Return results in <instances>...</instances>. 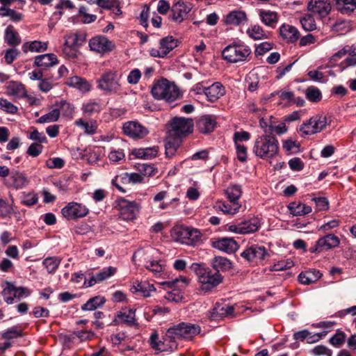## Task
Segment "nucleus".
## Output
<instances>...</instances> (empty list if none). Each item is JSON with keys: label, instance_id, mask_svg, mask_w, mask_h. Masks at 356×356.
I'll use <instances>...</instances> for the list:
<instances>
[{"label": "nucleus", "instance_id": "4468645a", "mask_svg": "<svg viewBox=\"0 0 356 356\" xmlns=\"http://www.w3.org/2000/svg\"><path fill=\"white\" fill-rule=\"evenodd\" d=\"M124 134L132 138H143L149 134L148 129L138 122L129 121L124 124Z\"/></svg>", "mask_w": 356, "mask_h": 356}, {"label": "nucleus", "instance_id": "09e8293b", "mask_svg": "<svg viewBox=\"0 0 356 356\" xmlns=\"http://www.w3.org/2000/svg\"><path fill=\"white\" fill-rule=\"evenodd\" d=\"M306 98L314 103L318 102L322 99L321 90L315 86H309L305 90Z\"/></svg>", "mask_w": 356, "mask_h": 356}, {"label": "nucleus", "instance_id": "6e6552de", "mask_svg": "<svg viewBox=\"0 0 356 356\" xmlns=\"http://www.w3.org/2000/svg\"><path fill=\"white\" fill-rule=\"evenodd\" d=\"M340 244L339 238L334 234H327L320 237L316 244L309 249L311 253L318 254L325 250H330L338 247Z\"/></svg>", "mask_w": 356, "mask_h": 356}, {"label": "nucleus", "instance_id": "69168bd1", "mask_svg": "<svg viewBox=\"0 0 356 356\" xmlns=\"http://www.w3.org/2000/svg\"><path fill=\"white\" fill-rule=\"evenodd\" d=\"M289 168L293 171L299 172L301 171L304 168V163L298 157H294L289 161Z\"/></svg>", "mask_w": 356, "mask_h": 356}, {"label": "nucleus", "instance_id": "864d4df0", "mask_svg": "<svg viewBox=\"0 0 356 356\" xmlns=\"http://www.w3.org/2000/svg\"><path fill=\"white\" fill-rule=\"evenodd\" d=\"M218 207L225 214L234 215L238 212L241 205L239 203L229 202L226 204L224 202L220 204Z\"/></svg>", "mask_w": 356, "mask_h": 356}, {"label": "nucleus", "instance_id": "8fccbe9b", "mask_svg": "<svg viewBox=\"0 0 356 356\" xmlns=\"http://www.w3.org/2000/svg\"><path fill=\"white\" fill-rule=\"evenodd\" d=\"M60 263V260L56 257H47L42 262L49 273H54L58 268Z\"/></svg>", "mask_w": 356, "mask_h": 356}, {"label": "nucleus", "instance_id": "c9c22d12", "mask_svg": "<svg viewBox=\"0 0 356 356\" xmlns=\"http://www.w3.org/2000/svg\"><path fill=\"white\" fill-rule=\"evenodd\" d=\"M259 16L261 22L266 26L275 28L278 22V15L275 12L270 10H261Z\"/></svg>", "mask_w": 356, "mask_h": 356}, {"label": "nucleus", "instance_id": "f03ea898", "mask_svg": "<svg viewBox=\"0 0 356 356\" xmlns=\"http://www.w3.org/2000/svg\"><path fill=\"white\" fill-rule=\"evenodd\" d=\"M279 142L275 136L264 134L256 139L252 152L260 159H273L279 152Z\"/></svg>", "mask_w": 356, "mask_h": 356}, {"label": "nucleus", "instance_id": "0e129e2a", "mask_svg": "<svg viewBox=\"0 0 356 356\" xmlns=\"http://www.w3.org/2000/svg\"><path fill=\"white\" fill-rule=\"evenodd\" d=\"M82 110L83 113L92 115L99 111V105L96 102H90L83 105Z\"/></svg>", "mask_w": 356, "mask_h": 356}, {"label": "nucleus", "instance_id": "2f4dec72", "mask_svg": "<svg viewBox=\"0 0 356 356\" xmlns=\"http://www.w3.org/2000/svg\"><path fill=\"white\" fill-rule=\"evenodd\" d=\"M288 209L293 216H305L312 212L310 206L302 204L300 202H292L287 206Z\"/></svg>", "mask_w": 356, "mask_h": 356}, {"label": "nucleus", "instance_id": "f257e3e1", "mask_svg": "<svg viewBox=\"0 0 356 356\" xmlns=\"http://www.w3.org/2000/svg\"><path fill=\"white\" fill-rule=\"evenodd\" d=\"M200 327L197 324L189 323H180L170 327L165 334V340L170 343L169 348L173 350L177 348L176 340L177 339H191L200 332Z\"/></svg>", "mask_w": 356, "mask_h": 356}, {"label": "nucleus", "instance_id": "ddd939ff", "mask_svg": "<svg viewBox=\"0 0 356 356\" xmlns=\"http://www.w3.org/2000/svg\"><path fill=\"white\" fill-rule=\"evenodd\" d=\"M171 126L175 134L180 137L185 136L193 131V120L189 118L175 117L172 120Z\"/></svg>", "mask_w": 356, "mask_h": 356}, {"label": "nucleus", "instance_id": "bb28decb", "mask_svg": "<svg viewBox=\"0 0 356 356\" xmlns=\"http://www.w3.org/2000/svg\"><path fill=\"white\" fill-rule=\"evenodd\" d=\"M322 275L320 270L311 268L301 272L298 275V281L302 284H310L318 280Z\"/></svg>", "mask_w": 356, "mask_h": 356}, {"label": "nucleus", "instance_id": "a19ab883", "mask_svg": "<svg viewBox=\"0 0 356 356\" xmlns=\"http://www.w3.org/2000/svg\"><path fill=\"white\" fill-rule=\"evenodd\" d=\"M106 302L104 297L97 296L90 298L85 304L81 306V309L83 311H92L98 307H102Z\"/></svg>", "mask_w": 356, "mask_h": 356}, {"label": "nucleus", "instance_id": "dca6fc26", "mask_svg": "<svg viewBox=\"0 0 356 356\" xmlns=\"http://www.w3.org/2000/svg\"><path fill=\"white\" fill-rule=\"evenodd\" d=\"M307 10L318 14L321 17L327 16L331 10L330 3L327 0H310Z\"/></svg>", "mask_w": 356, "mask_h": 356}, {"label": "nucleus", "instance_id": "58836bf2", "mask_svg": "<svg viewBox=\"0 0 356 356\" xmlns=\"http://www.w3.org/2000/svg\"><path fill=\"white\" fill-rule=\"evenodd\" d=\"M225 194L230 203H238V200L241 196V186L238 184L230 185L225 191Z\"/></svg>", "mask_w": 356, "mask_h": 356}, {"label": "nucleus", "instance_id": "39448f33", "mask_svg": "<svg viewBox=\"0 0 356 356\" xmlns=\"http://www.w3.org/2000/svg\"><path fill=\"white\" fill-rule=\"evenodd\" d=\"M250 54L251 49L247 45L234 43L227 46L222 50V56L227 62L236 63L246 60Z\"/></svg>", "mask_w": 356, "mask_h": 356}, {"label": "nucleus", "instance_id": "72a5a7b5", "mask_svg": "<svg viewBox=\"0 0 356 356\" xmlns=\"http://www.w3.org/2000/svg\"><path fill=\"white\" fill-rule=\"evenodd\" d=\"M337 9L343 15H350L356 9V0H335Z\"/></svg>", "mask_w": 356, "mask_h": 356}, {"label": "nucleus", "instance_id": "13d9d810", "mask_svg": "<svg viewBox=\"0 0 356 356\" xmlns=\"http://www.w3.org/2000/svg\"><path fill=\"white\" fill-rule=\"evenodd\" d=\"M0 108L10 114H15L18 111V108L16 106L3 98H0Z\"/></svg>", "mask_w": 356, "mask_h": 356}, {"label": "nucleus", "instance_id": "c03bdc74", "mask_svg": "<svg viewBox=\"0 0 356 356\" xmlns=\"http://www.w3.org/2000/svg\"><path fill=\"white\" fill-rule=\"evenodd\" d=\"M145 267L147 270L152 271L156 277H161L165 270L164 261L162 260L147 261Z\"/></svg>", "mask_w": 356, "mask_h": 356}, {"label": "nucleus", "instance_id": "20e7f679", "mask_svg": "<svg viewBox=\"0 0 356 356\" xmlns=\"http://www.w3.org/2000/svg\"><path fill=\"white\" fill-rule=\"evenodd\" d=\"M191 269L197 275L200 282L202 284L201 289H209L204 288L203 285L207 284L208 287H216L222 282V276L217 270H211L207 268L205 264L193 263Z\"/></svg>", "mask_w": 356, "mask_h": 356}, {"label": "nucleus", "instance_id": "338daca9", "mask_svg": "<svg viewBox=\"0 0 356 356\" xmlns=\"http://www.w3.org/2000/svg\"><path fill=\"white\" fill-rule=\"evenodd\" d=\"M38 201V198L36 194L28 193L24 195V198L22 200L21 203L23 205L27 207H32Z\"/></svg>", "mask_w": 356, "mask_h": 356}, {"label": "nucleus", "instance_id": "412c9836", "mask_svg": "<svg viewBox=\"0 0 356 356\" xmlns=\"http://www.w3.org/2000/svg\"><path fill=\"white\" fill-rule=\"evenodd\" d=\"M216 126V121L214 116L204 115L201 116L196 122L197 130L202 134L212 132Z\"/></svg>", "mask_w": 356, "mask_h": 356}, {"label": "nucleus", "instance_id": "393cba45", "mask_svg": "<svg viewBox=\"0 0 356 356\" xmlns=\"http://www.w3.org/2000/svg\"><path fill=\"white\" fill-rule=\"evenodd\" d=\"M233 309L225 305L216 303L213 308L209 312V318L212 321H218L231 314Z\"/></svg>", "mask_w": 356, "mask_h": 356}, {"label": "nucleus", "instance_id": "3c124183", "mask_svg": "<svg viewBox=\"0 0 356 356\" xmlns=\"http://www.w3.org/2000/svg\"><path fill=\"white\" fill-rule=\"evenodd\" d=\"M302 27L306 31H312L316 29V24L313 16L307 14L300 19Z\"/></svg>", "mask_w": 356, "mask_h": 356}, {"label": "nucleus", "instance_id": "1a4fd4ad", "mask_svg": "<svg viewBox=\"0 0 356 356\" xmlns=\"http://www.w3.org/2000/svg\"><path fill=\"white\" fill-rule=\"evenodd\" d=\"M327 124L326 116L314 115L308 121L304 122L300 127L299 131L305 135H312L323 130Z\"/></svg>", "mask_w": 356, "mask_h": 356}, {"label": "nucleus", "instance_id": "f8f14e48", "mask_svg": "<svg viewBox=\"0 0 356 356\" xmlns=\"http://www.w3.org/2000/svg\"><path fill=\"white\" fill-rule=\"evenodd\" d=\"M61 213L64 218L71 220L86 216L89 209L81 203L71 202L62 209Z\"/></svg>", "mask_w": 356, "mask_h": 356}, {"label": "nucleus", "instance_id": "a211bd4d", "mask_svg": "<svg viewBox=\"0 0 356 356\" xmlns=\"http://www.w3.org/2000/svg\"><path fill=\"white\" fill-rule=\"evenodd\" d=\"M248 19L245 11L234 10L230 11L224 19V23L229 26H243L248 23Z\"/></svg>", "mask_w": 356, "mask_h": 356}, {"label": "nucleus", "instance_id": "b1692460", "mask_svg": "<svg viewBox=\"0 0 356 356\" xmlns=\"http://www.w3.org/2000/svg\"><path fill=\"white\" fill-rule=\"evenodd\" d=\"M6 88L11 95L19 98L33 99L32 96L27 95L25 86L21 82L10 81L8 82Z\"/></svg>", "mask_w": 356, "mask_h": 356}, {"label": "nucleus", "instance_id": "6e6d98bb", "mask_svg": "<svg viewBox=\"0 0 356 356\" xmlns=\"http://www.w3.org/2000/svg\"><path fill=\"white\" fill-rule=\"evenodd\" d=\"M346 341V334L341 330H337L336 333L330 337L329 341L334 347H340Z\"/></svg>", "mask_w": 356, "mask_h": 356}, {"label": "nucleus", "instance_id": "2eb2a0df", "mask_svg": "<svg viewBox=\"0 0 356 356\" xmlns=\"http://www.w3.org/2000/svg\"><path fill=\"white\" fill-rule=\"evenodd\" d=\"M92 51L98 53L110 52L115 48V44L105 36L94 37L89 41Z\"/></svg>", "mask_w": 356, "mask_h": 356}, {"label": "nucleus", "instance_id": "4d7b16f0", "mask_svg": "<svg viewBox=\"0 0 356 356\" xmlns=\"http://www.w3.org/2000/svg\"><path fill=\"white\" fill-rule=\"evenodd\" d=\"M14 210L6 200L0 198V216L2 218H10Z\"/></svg>", "mask_w": 356, "mask_h": 356}, {"label": "nucleus", "instance_id": "bf43d9fd", "mask_svg": "<svg viewBox=\"0 0 356 356\" xmlns=\"http://www.w3.org/2000/svg\"><path fill=\"white\" fill-rule=\"evenodd\" d=\"M20 52L15 48H9L4 51L5 62L8 65H10L19 56Z\"/></svg>", "mask_w": 356, "mask_h": 356}, {"label": "nucleus", "instance_id": "e433bc0d", "mask_svg": "<svg viewBox=\"0 0 356 356\" xmlns=\"http://www.w3.org/2000/svg\"><path fill=\"white\" fill-rule=\"evenodd\" d=\"M211 264L214 270H217L219 273L220 270H229L232 268V262L228 259L223 257H214L212 259Z\"/></svg>", "mask_w": 356, "mask_h": 356}, {"label": "nucleus", "instance_id": "ea45409f", "mask_svg": "<svg viewBox=\"0 0 356 356\" xmlns=\"http://www.w3.org/2000/svg\"><path fill=\"white\" fill-rule=\"evenodd\" d=\"M163 341L159 340V335L156 332H153L151 334L149 341L152 347L154 349L160 350V351H167L170 350L169 348L170 342L169 341L165 340V336L163 337Z\"/></svg>", "mask_w": 356, "mask_h": 356}, {"label": "nucleus", "instance_id": "a18cd8bd", "mask_svg": "<svg viewBox=\"0 0 356 356\" xmlns=\"http://www.w3.org/2000/svg\"><path fill=\"white\" fill-rule=\"evenodd\" d=\"M134 168L143 177H152L157 172V168L153 164L137 163L134 165Z\"/></svg>", "mask_w": 356, "mask_h": 356}, {"label": "nucleus", "instance_id": "a878e982", "mask_svg": "<svg viewBox=\"0 0 356 356\" xmlns=\"http://www.w3.org/2000/svg\"><path fill=\"white\" fill-rule=\"evenodd\" d=\"M58 63V60L54 54H45L35 57L34 66L47 68Z\"/></svg>", "mask_w": 356, "mask_h": 356}, {"label": "nucleus", "instance_id": "774afa93", "mask_svg": "<svg viewBox=\"0 0 356 356\" xmlns=\"http://www.w3.org/2000/svg\"><path fill=\"white\" fill-rule=\"evenodd\" d=\"M72 334L83 341L91 339L94 333L90 330H78L73 332Z\"/></svg>", "mask_w": 356, "mask_h": 356}, {"label": "nucleus", "instance_id": "f704fd0d", "mask_svg": "<svg viewBox=\"0 0 356 356\" xmlns=\"http://www.w3.org/2000/svg\"><path fill=\"white\" fill-rule=\"evenodd\" d=\"M56 110H58L60 115L65 118H72L74 112L75 107L71 103L66 100L61 99L60 101H56L54 104Z\"/></svg>", "mask_w": 356, "mask_h": 356}, {"label": "nucleus", "instance_id": "c756f323", "mask_svg": "<svg viewBox=\"0 0 356 356\" xmlns=\"http://www.w3.org/2000/svg\"><path fill=\"white\" fill-rule=\"evenodd\" d=\"M4 41L13 47L18 46L22 42L19 34L12 24L8 25L5 29Z\"/></svg>", "mask_w": 356, "mask_h": 356}, {"label": "nucleus", "instance_id": "c85d7f7f", "mask_svg": "<svg viewBox=\"0 0 356 356\" xmlns=\"http://www.w3.org/2000/svg\"><path fill=\"white\" fill-rule=\"evenodd\" d=\"M243 234L254 233L259 229L261 227L260 218L252 217L249 219H244L240 222Z\"/></svg>", "mask_w": 356, "mask_h": 356}, {"label": "nucleus", "instance_id": "9d476101", "mask_svg": "<svg viewBox=\"0 0 356 356\" xmlns=\"http://www.w3.org/2000/svg\"><path fill=\"white\" fill-rule=\"evenodd\" d=\"M116 272V268L108 266L104 267L95 273H89L88 274V280L83 282V286L88 288L93 286L96 284L102 283L113 276Z\"/></svg>", "mask_w": 356, "mask_h": 356}, {"label": "nucleus", "instance_id": "603ef678", "mask_svg": "<svg viewBox=\"0 0 356 356\" xmlns=\"http://www.w3.org/2000/svg\"><path fill=\"white\" fill-rule=\"evenodd\" d=\"M59 117L60 112L55 108L48 113L41 116L38 120H37V122L43 124L47 122H56L58 120Z\"/></svg>", "mask_w": 356, "mask_h": 356}, {"label": "nucleus", "instance_id": "37998d69", "mask_svg": "<svg viewBox=\"0 0 356 356\" xmlns=\"http://www.w3.org/2000/svg\"><path fill=\"white\" fill-rule=\"evenodd\" d=\"M178 41L172 35H168L161 38L159 41L160 49H163L168 55L171 51L177 47Z\"/></svg>", "mask_w": 356, "mask_h": 356}, {"label": "nucleus", "instance_id": "cd10ccee", "mask_svg": "<svg viewBox=\"0 0 356 356\" xmlns=\"http://www.w3.org/2000/svg\"><path fill=\"white\" fill-rule=\"evenodd\" d=\"M1 295L3 296L5 302L10 305L28 297L30 293L29 291H1Z\"/></svg>", "mask_w": 356, "mask_h": 356}, {"label": "nucleus", "instance_id": "6ab92c4d", "mask_svg": "<svg viewBox=\"0 0 356 356\" xmlns=\"http://www.w3.org/2000/svg\"><path fill=\"white\" fill-rule=\"evenodd\" d=\"M113 323L120 325L122 323L131 326L136 324L135 310L132 309H122L116 313Z\"/></svg>", "mask_w": 356, "mask_h": 356}, {"label": "nucleus", "instance_id": "aec40b11", "mask_svg": "<svg viewBox=\"0 0 356 356\" xmlns=\"http://www.w3.org/2000/svg\"><path fill=\"white\" fill-rule=\"evenodd\" d=\"M212 246L227 253H232L237 250L238 245L233 238L222 237L213 242Z\"/></svg>", "mask_w": 356, "mask_h": 356}, {"label": "nucleus", "instance_id": "7ed1b4c3", "mask_svg": "<svg viewBox=\"0 0 356 356\" xmlns=\"http://www.w3.org/2000/svg\"><path fill=\"white\" fill-rule=\"evenodd\" d=\"M151 93L156 99H163L168 102L176 101L181 95L178 87L164 78L154 83Z\"/></svg>", "mask_w": 356, "mask_h": 356}, {"label": "nucleus", "instance_id": "680f3d73", "mask_svg": "<svg viewBox=\"0 0 356 356\" xmlns=\"http://www.w3.org/2000/svg\"><path fill=\"white\" fill-rule=\"evenodd\" d=\"M237 154V159L239 161L245 163L248 159V149L242 144H235Z\"/></svg>", "mask_w": 356, "mask_h": 356}, {"label": "nucleus", "instance_id": "f3484780", "mask_svg": "<svg viewBox=\"0 0 356 356\" xmlns=\"http://www.w3.org/2000/svg\"><path fill=\"white\" fill-rule=\"evenodd\" d=\"M191 10V8L183 0H178L172 6L169 18L181 23L184 21V16L188 14Z\"/></svg>", "mask_w": 356, "mask_h": 356}, {"label": "nucleus", "instance_id": "5701e85b", "mask_svg": "<svg viewBox=\"0 0 356 356\" xmlns=\"http://www.w3.org/2000/svg\"><path fill=\"white\" fill-rule=\"evenodd\" d=\"M280 34L287 42L294 43L300 36L299 31L295 26L284 24L280 28Z\"/></svg>", "mask_w": 356, "mask_h": 356}, {"label": "nucleus", "instance_id": "de8ad7c7", "mask_svg": "<svg viewBox=\"0 0 356 356\" xmlns=\"http://www.w3.org/2000/svg\"><path fill=\"white\" fill-rule=\"evenodd\" d=\"M188 280L184 277L171 279L170 280L161 282V284L173 289H180L188 286Z\"/></svg>", "mask_w": 356, "mask_h": 356}, {"label": "nucleus", "instance_id": "0eeeda50", "mask_svg": "<svg viewBox=\"0 0 356 356\" xmlns=\"http://www.w3.org/2000/svg\"><path fill=\"white\" fill-rule=\"evenodd\" d=\"M177 240L181 243L195 245L202 241V234L197 229L181 226L175 229Z\"/></svg>", "mask_w": 356, "mask_h": 356}, {"label": "nucleus", "instance_id": "e2e57ef3", "mask_svg": "<svg viewBox=\"0 0 356 356\" xmlns=\"http://www.w3.org/2000/svg\"><path fill=\"white\" fill-rule=\"evenodd\" d=\"M43 149V146L38 143H33L31 144V145L28 147L26 153L33 157H36L39 156Z\"/></svg>", "mask_w": 356, "mask_h": 356}, {"label": "nucleus", "instance_id": "473e14b6", "mask_svg": "<svg viewBox=\"0 0 356 356\" xmlns=\"http://www.w3.org/2000/svg\"><path fill=\"white\" fill-rule=\"evenodd\" d=\"M10 179L12 180L13 186L17 190L26 187L29 182L28 177L17 170L11 172Z\"/></svg>", "mask_w": 356, "mask_h": 356}, {"label": "nucleus", "instance_id": "79ce46f5", "mask_svg": "<svg viewBox=\"0 0 356 356\" xmlns=\"http://www.w3.org/2000/svg\"><path fill=\"white\" fill-rule=\"evenodd\" d=\"M287 131V127L284 122L277 124L276 119L271 116L270 128L266 131V135L275 136L274 134L282 135Z\"/></svg>", "mask_w": 356, "mask_h": 356}, {"label": "nucleus", "instance_id": "4be33fe9", "mask_svg": "<svg viewBox=\"0 0 356 356\" xmlns=\"http://www.w3.org/2000/svg\"><path fill=\"white\" fill-rule=\"evenodd\" d=\"M225 94V89L220 82H215L207 87L204 95L210 102H215Z\"/></svg>", "mask_w": 356, "mask_h": 356}, {"label": "nucleus", "instance_id": "7c9ffc66", "mask_svg": "<svg viewBox=\"0 0 356 356\" xmlns=\"http://www.w3.org/2000/svg\"><path fill=\"white\" fill-rule=\"evenodd\" d=\"M67 84L82 92H89L91 90V84L86 79L78 76L69 78Z\"/></svg>", "mask_w": 356, "mask_h": 356}, {"label": "nucleus", "instance_id": "423d86ee", "mask_svg": "<svg viewBox=\"0 0 356 356\" xmlns=\"http://www.w3.org/2000/svg\"><path fill=\"white\" fill-rule=\"evenodd\" d=\"M120 87L118 74L115 71H107L97 79V88L103 91L106 95L117 92Z\"/></svg>", "mask_w": 356, "mask_h": 356}, {"label": "nucleus", "instance_id": "5fc2aeb1", "mask_svg": "<svg viewBox=\"0 0 356 356\" xmlns=\"http://www.w3.org/2000/svg\"><path fill=\"white\" fill-rule=\"evenodd\" d=\"M283 149L293 154L298 153L300 152V143L291 139H286L283 140Z\"/></svg>", "mask_w": 356, "mask_h": 356}, {"label": "nucleus", "instance_id": "49530a36", "mask_svg": "<svg viewBox=\"0 0 356 356\" xmlns=\"http://www.w3.org/2000/svg\"><path fill=\"white\" fill-rule=\"evenodd\" d=\"M246 33L250 38L255 40L268 38V35L259 25H252L248 29Z\"/></svg>", "mask_w": 356, "mask_h": 356}, {"label": "nucleus", "instance_id": "4c0bfd02", "mask_svg": "<svg viewBox=\"0 0 356 356\" xmlns=\"http://www.w3.org/2000/svg\"><path fill=\"white\" fill-rule=\"evenodd\" d=\"M164 298L169 302H186L188 300V296L185 291H166Z\"/></svg>", "mask_w": 356, "mask_h": 356}, {"label": "nucleus", "instance_id": "9b49d317", "mask_svg": "<svg viewBox=\"0 0 356 356\" xmlns=\"http://www.w3.org/2000/svg\"><path fill=\"white\" fill-rule=\"evenodd\" d=\"M116 204L120 210V217L123 220H132L136 218L140 207L136 202L121 197L116 200Z\"/></svg>", "mask_w": 356, "mask_h": 356}, {"label": "nucleus", "instance_id": "052dcab7", "mask_svg": "<svg viewBox=\"0 0 356 356\" xmlns=\"http://www.w3.org/2000/svg\"><path fill=\"white\" fill-rule=\"evenodd\" d=\"M84 40V38L78 34H74L70 36L65 42V46L67 47H78L81 46Z\"/></svg>", "mask_w": 356, "mask_h": 356}]
</instances>
